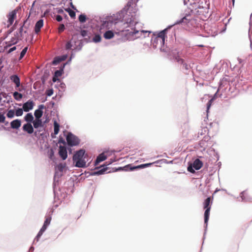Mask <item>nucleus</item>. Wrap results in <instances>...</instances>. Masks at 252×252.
<instances>
[{"mask_svg": "<svg viewBox=\"0 0 252 252\" xmlns=\"http://www.w3.org/2000/svg\"><path fill=\"white\" fill-rule=\"evenodd\" d=\"M138 32V31H136V32H129V30H122L118 32H115L114 33L112 31H107L104 33L103 36L106 39H110L114 37V34H116L121 36V39L122 40L125 41L129 39L130 35L133 34V33L135 34Z\"/></svg>", "mask_w": 252, "mask_h": 252, "instance_id": "1", "label": "nucleus"}, {"mask_svg": "<svg viewBox=\"0 0 252 252\" xmlns=\"http://www.w3.org/2000/svg\"><path fill=\"white\" fill-rule=\"evenodd\" d=\"M26 21H25L22 27H21V28L19 29L18 32H17L14 34V36L11 38L10 40L9 41L5 42L6 46L4 47L5 49L10 46H11L13 45L17 44L19 40H21L22 37L23 36V32L25 33H27V28H26V27L24 26V25L26 23Z\"/></svg>", "mask_w": 252, "mask_h": 252, "instance_id": "2", "label": "nucleus"}, {"mask_svg": "<svg viewBox=\"0 0 252 252\" xmlns=\"http://www.w3.org/2000/svg\"><path fill=\"white\" fill-rule=\"evenodd\" d=\"M85 151L81 149L77 151L73 157V160L75 162V166L78 167H86V162L84 159Z\"/></svg>", "mask_w": 252, "mask_h": 252, "instance_id": "3", "label": "nucleus"}, {"mask_svg": "<svg viewBox=\"0 0 252 252\" xmlns=\"http://www.w3.org/2000/svg\"><path fill=\"white\" fill-rule=\"evenodd\" d=\"M66 139L67 144L70 146H77L80 143L79 138L71 132L67 134Z\"/></svg>", "mask_w": 252, "mask_h": 252, "instance_id": "4", "label": "nucleus"}, {"mask_svg": "<svg viewBox=\"0 0 252 252\" xmlns=\"http://www.w3.org/2000/svg\"><path fill=\"white\" fill-rule=\"evenodd\" d=\"M46 220L44 222V224L40 229V231L38 233L37 236H36L35 239L38 241L40 238V237L42 236L43 232L46 230L47 228V226L50 224V222L52 220V217L50 216H48L45 217Z\"/></svg>", "mask_w": 252, "mask_h": 252, "instance_id": "5", "label": "nucleus"}, {"mask_svg": "<svg viewBox=\"0 0 252 252\" xmlns=\"http://www.w3.org/2000/svg\"><path fill=\"white\" fill-rule=\"evenodd\" d=\"M17 12V9H14V10L10 12L9 14L7 15L8 20H7V24L6 27L8 28L10 27L13 23L14 20L16 18V14Z\"/></svg>", "mask_w": 252, "mask_h": 252, "instance_id": "6", "label": "nucleus"}, {"mask_svg": "<svg viewBox=\"0 0 252 252\" xmlns=\"http://www.w3.org/2000/svg\"><path fill=\"white\" fill-rule=\"evenodd\" d=\"M166 31V30H164L159 32L155 38L157 42L159 43L160 45H162L164 43Z\"/></svg>", "mask_w": 252, "mask_h": 252, "instance_id": "7", "label": "nucleus"}, {"mask_svg": "<svg viewBox=\"0 0 252 252\" xmlns=\"http://www.w3.org/2000/svg\"><path fill=\"white\" fill-rule=\"evenodd\" d=\"M59 154L63 160L66 159L67 157V154L66 149L64 146H60Z\"/></svg>", "mask_w": 252, "mask_h": 252, "instance_id": "8", "label": "nucleus"}, {"mask_svg": "<svg viewBox=\"0 0 252 252\" xmlns=\"http://www.w3.org/2000/svg\"><path fill=\"white\" fill-rule=\"evenodd\" d=\"M33 107V102L32 100H29L23 105V109L25 112H28L32 110Z\"/></svg>", "mask_w": 252, "mask_h": 252, "instance_id": "9", "label": "nucleus"}, {"mask_svg": "<svg viewBox=\"0 0 252 252\" xmlns=\"http://www.w3.org/2000/svg\"><path fill=\"white\" fill-rule=\"evenodd\" d=\"M10 80L13 82L16 87L18 88L20 86V78L17 75H12L10 77Z\"/></svg>", "mask_w": 252, "mask_h": 252, "instance_id": "10", "label": "nucleus"}, {"mask_svg": "<svg viewBox=\"0 0 252 252\" xmlns=\"http://www.w3.org/2000/svg\"><path fill=\"white\" fill-rule=\"evenodd\" d=\"M213 197L211 198V197L207 198L203 202V208L204 209L211 208V205L213 203Z\"/></svg>", "mask_w": 252, "mask_h": 252, "instance_id": "11", "label": "nucleus"}, {"mask_svg": "<svg viewBox=\"0 0 252 252\" xmlns=\"http://www.w3.org/2000/svg\"><path fill=\"white\" fill-rule=\"evenodd\" d=\"M24 131L27 132L29 134H32L33 132V128L31 123H27L23 126Z\"/></svg>", "mask_w": 252, "mask_h": 252, "instance_id": "12", "label": "nucleus"}, {"mask_svg": "<svg viewBox=\"0 0 252 252\" xmlns=\"http://www.w3.org/2000/svg\"><path fill=\"white\" fill-rule=\"evenodd\" d=\"M43 26V20L42 19H40L38 20L35 24L34 27V31L36 33H38L40 31L41 28Z\"/></svg>", "mask_w": 252, "mask_h": 252, "instance_id": "13", "label": "nucleus"}, {"mask_svg": "<svg viewBox=\"0 0 252 252\" xmlns=\"http://www.w3.org/2000/svg\"><path fill=\"white\" fill-rule=\"evenodd\" d=\"M21 121L18 119L13 120L10 123L11 127L13 129L19 128L21 126Z\"/></svg>", "mask_w": 252, "mask_h": 252, "instance_id": "14", "label": "nucleus"}, {"mask_svg": "<svg viewBox=\"0 0 252 252\" xmlns=\"http://www.w3.org/2000/svg\"><path fill=\"white\" fill-rule=\"evenodd\" d=\"M60 131V125L56 121H54V133L51 134V136L52 138H55V136L54 135H57L58 134Z\"/></svg>", "mask_w": 252, "mask_h": 252, "instance_id": "15", "label": "nucleus"}, {"mask_svg": "<svg viewBox=\"0 0 252 252\" xmlns=\"http://www.w3.org/2000/svg\"><path fill=\"white\" fill-rule=\"evenodd\" d=\"M192 166L196 170H199L202 167L203 163L200 159L197 158L193 161Z\"/></svg>", "mask_w": 252, "mask_h": 252, "instance_id": "16", "label": "nucleus"}, {"mask_svg": "<svg viewBox=\"0 0 252 252\" xmlns=\"http://www.w3.org/2000/svg\"><path fill=\"white\" fill-rule=\"evenodd\" d=\"M106 159V156L105 155L104 153L100 154L96 158V159L95 161V165H96L99 162L105 160Z\"/></svg>", "mask_w": 252, "mask_h": 252, "instance_id": "17", "label": "nucleus"}, {"mask_svg": "<svg viewBox=\"0 0 252 252\" xmlns=\"http://www.w3.org/2000/svg\"><path fill=\"white\" fill-rule=\"evenodd\" d=\"M205 211L204 212V222L207 225V223L209 219L210 212L211 209L207 208L205 209Z\"/></svg>", "mask_w": 252, "mask_h": 252, "instance_id": "18", "label": "nucleus"}, {"mask_svg": "<svg viewBox=\"0 0 252 252\" xmlns=\"http://www.w3.org/2000/svg\"><path fill=\"white\" fill-rule=\"evenodd\" d=\"M33 126L35 128H37L40 126H42V122L41 119H35L33 121Z\"/></svg>", "mask_w": 252, "mask_h": 252, "instance_id": "19", "label": "nucleus"}, {"mask_svg": "<svg viewBox=\"0 0 252 252\" xmlns=\"http://www.w3.org/2000/svg\"><path fill=\"white\" fill-rule=\"evenodd\" d=\"M152 164V163H146V164H142L139 165L137 166H133L132 167H130V170H133L135 169L143 168L148 167V166H150Z\"/></svg>", "mask_w": 252, "mask_h": 252, "instance_id": "20", "label": "nucleus"}, {"mask_svg": "<svg viewBox=\"0 0 252 252\" xmlns=\"http://www.w3.org/2000/svg\"><path fill=\"white\" fill-rule=\"evenodd\" d=\"M25 120L28 122V123H30L32 122H33V117L32 113H28L25 117Z\"/></svg>", "mask_w": 252, "mask_h": 252, "instance_id": "21", "label": "nucleus"}, {"mask_svg": "<svg viewBox=\"0 0 252 252\" xmlns=\"http://www.w3.org/2000/svg\"><path fill=\"white\" fill-rule=\"evenodd\" d=\"M34 116L35 119H40V118L43 115V111L41 110L37 109L34 111Z\"/></svg>", "mask_w": 252, "mask_h": 252, "instance_id": "22", "label": "nucleus"}, {"mask_svg": "<svg viewBox=\"0 0 252 252\" xmlns=\"http://www.w3.org/2000/svg\"><path fill=\"white\" fill-rule=\"evenodd\" d=\"M13 95L14 99L18 101L20 100L23 97L22 94L19 93L17 92H14L13 94Z\"/></svg>", "mask_w": 252, "mask_h": 252, "instance_id": "23", "label": "nucleus"}, {"mask_svg": "<svg viewBox=\"0 0 252 252\" xmlns=\"http://www.w3.org/2000/svg\"><path fill=\"white\" fill-rule=\"evenodd\" d=\"M190 15H187L186 16H185V17H184L180 21V22H179V23H188L190 19L189 18L190 17Z\"/></svg>", "mask_w": 252, "mask_h": 252, "instance_id": "24", "label": "nucleus"}, {"mask_svg": "<svg viewBox=\"0 0 252 252\" xmlns=\"http://www.w3.org/2000/svg\"><path fill=\"white\" fill-rule=\"evenodd\" d=\"M65 11L68 13L70 17L72 18H74L75 17L76 14L74 11L72 10L69 8L65 9Z\"/></svg>", "mask_w": 252, "mask_h": 252, "instance_id": "25", "label": "nucleus"}, {"mask_svg": "<svg viewBox=\"0 0 252 252\" xmlns=\"http://www.w3.org/2000/svg\"><path fill=\"white\" fill-rule=\"evenodd\" d=\"M28 49V47L27 46L23 49V50L22 51V52L20 53V57L19 59V60H21L24 57V56L25 55L26 53L27 52Z\"/></svg>", "mask_w": 252, "mask_h": 252, "instance_id": "26", "label": "nucleus"}, {"mask_svg": "<svg viewBox=\"0 0 252 252\" xmlns=\"http://www.w3.org/2000/svg\"><path fill=\"white\" fill-rule=\"evenodd\" d=\"M79 21L80 23H85L86 21V16L84 14H81L79 16Z\"/></svg>", "mask_w": 252, "mask_h": 252, "instance_id": "27", "label": "nucleus"}, {"mask_svg": "<svg viewBox=\"0 0 252 252\" xmlns=\"http://www.w3.org/2000/svg\"><path fill=\"white\" fill-rule=\"evenodd\" d=\"M15 114V112L13 110H9L8 111L7 113V117L9 118H12L14 117Z\"/></svg>", "mask_w": 252, "mask_h": 252, "instance_id": "28", "label": "nucleus"}, {"mask_svg": "<svg viewBox=\"0 0 252 252\" xmlns=\"http://www.w3.org/2000/svg\"><path fill=\"white\" fill-rule=\"evenodd\" d=\"M101 37L100 35L96 34L95 35L94 37L93 38V41L94 42H99L101 41Z\"/></svg>", "mask_w": 252, "mask_h": 252, "instance_id": "29", "label": "nucleus"}, {"mask_svg": "<svg viewBox=\"0 0 252 252\" xmlns=\"http://www.w3.org/2000/svg\"><path fill=\"white\" fill-rule=\"evenodd\" d=\"M107 169V168L103 167L101 169L99 170L96 172H95L94 174L96 175H100L103 174L106 171Z\"/></svg>", "mask_w": 252, "mask_h": 252, "instance_id": "30", "label": "nucleus"}, {"mask_svg": "<svg viewBox=\"0 0 252 252\" xmlns=\"http://www.w3.org/2000/svg\"><path fill=\"white\" fill-rule=\"evenodd\" d=\"M23 114V110L22 108H18L15 112V115L16 116H21Z\"/></svg>", "mask_w": 252, "mask_h": 252, "instance_id": "31", "label": "nucleus"}, {"mask_svg": "<svg viewBox=\"0 0 252 252\" xmlns=\"http://www.w3.org/2000/svg\"><path fill=\"white\" fill-rule=\"evenodd\" d=\"M213 101H214V98H211L210 100H209V101L207 103V113L208 112L209 110Z\"/></svg>", "mask_w": 252, "mask_h": 252, "instance_id": "32", "label": "nucleus"}, {"mask_svg": "<svg viewBox=\"0 0 252 252\" xmlns=\"http://www.w3.org/2000/svg\"><path fill=\"white\" fill-rule=\"evenodd\" d=\"M65 29L64 25L63 24H60L58 32L59 33L63 32Z\"/></svg>", "mask_w": 252, "mask_h": 252, "instance_id": "33", "label": "nucleus"}, {"mask_svg": "<svg viewBox=\"0 0 252 252\" xmlns=\"http://www.w3.org/2000/svg\"><path fill=\"white\" fill-rule=\"evenodd\" d=\"M176 61H177L178 63H180V64H183L184 63H185V62H184V60L183 59H181V58H180V57H178L176 58Z\"/></svg>", "mask_w": 252, "mask_h": 252, "instance_id": "34", "label": "nucleus"}, {"mask_svg": "<svg viewBox=\"0 0 252 252\" xmlns=\"http://www.w3.org/2000/svg\"><path fill=\"white\" fill-rule=\"evenodd\" d=\"M5 117L3 114L0 113V123H4Z\"/></svg>", "mask_w": 252, "mask_h": 252, "instance_id": "35", "label": "nucleus"}, {"mask_svg": "<svg viewBox=\"0 0 252 252\" xmlns=\"http://www.w3.org/2000/svg\"><path fill=\"white\" fill-rule=\"evenodd\" d=\"M62 71L61 70H57L55 71L54 75L59 78L62 75Z\"/></svg>", "mask_w": 252, "mask_h": 252, "instance_id": "36", "label": "nucleus"}, {"mask_svg": "<svg viewBox=\"0 0 252 252\" xmlns=\"http://www.w3.org/2000/svg\"><path fill=\"white\" fill-rule=\"evenodd\" d=\"M81 35L83 37H85L88 35V32L86 30H82L81 31Z\"/></svg>", "mask_w": 252, "mask_h": 252, "instance_id": "37", "label": "nucleus"}, {"mask_svg": "<svg viewBox=\"0 0 252 252\" xmlns=\"http://www.w3.org/2000/svg\"><path fill=\"white\" fill-rule=\"evenodd\" d=\"M18 46H17V47H18ZM16 49H17V46H14V47H12V48H10V49L8 50V51H7V54H9V53H11L12 52H13V51H14L16 50Z\"/></svg>", "mask_w": 252, "mask_h": 252, "instance_id": "38", "label": "nucleus"}, {"mask_svg": "<svg viewBox=\"0 0 252 252\" xmlns=\"http://www.w3.org/2000/svg\"><path fill=\"white\" fill-rule=\"evenodd\" d=\"M58 143H62V144H63V145H65V140L63 139V137H60L59 139V141H58Z\"/></svg>", "mask_w": 252, "mask_h": 252, "instance_id": "39", "label": "nucleus"}, {"mask_svg": "<svg viewBox=\"0 0 252 252\" xmlns=\"http://www.w3.org/2000/svg\"><path fill=\"white\" fill-rule=\"evenodd\" d=\"M56 20L58 22H61L63 20V18L61 15H58L56 17Z\"/></svg>", "mask_w": 252, "mask_h": 252, "instance_id": "40", "label": "nucleus"}, {"mask_svg": "<svg viewBox=\"0 0 252 252\" xmlns=\"http://www.w3.org/2000/svg\"><path fill=\"white\" fill-rule=\"evenodd\" d=\"M72 45L70 42H67L66 44L65 47L66 49H69L71 48Z\"/></svg>", "mask_w": 252, "mask_h": 252, "instance_id": "41", "label": "nucleus"}, {"mask_svg": "<svg viewBox=\"0 0 252 252\" xmlns=\"http://www.w3.org/2000/svg\"><path fill=\"white\" fill-rule=\"evenodd\" d=\"M53 93V92L52 90H48L47 91V92H46V94L48 96L52 95Z\"/></svg>", "mask_w": 252, "mask_h": 252, "instance_id": "42", "label": "nucleus"}, {"mask_svg": "<svg viewBox=\"0 0 252 252\" xmlns=\"http://www.w3.org/2000/svg\"><path fill=\"white\" fill-rule=\"evenodd\" d=\"M188 170L191 173H194V170L192 169V167L191 166H189L188 167Z\"/></svg>", "mask_w": 252, "mask_h": 252, "instance_id": "43", "label": "nucleus"}, {"mask_svg": "<svg viewBox=\"0 0 252 252\" xmlns=\"http://www.w3.org/2000/svg\"><path fill=\"white\" fill-rule=\"evenodd\" d=\"M183 67L186 69V70H188L189 69V65L186 63H184L183 64Z\"/></svg>", "mask_w": 252, "mask_h": 252, "instance_id": "44", "label": "nucleus"}, {"mask_svg": "<svg viewBox=\"0 0 252 252\" xmlns=\"http://www.w3.org/2000/svg\"><path fill=\"white\" fill-rule=\"evenodd\" d=\"M126 23H129V24H135L136 22H135V21H134V20H133H133H132L131 19H130V21H127L126 22Z\"/></svg>", "mask_w": 252, "mask_h": 252, "instance_id": "45", "label": "nucleus"}, {"mask_svg": "<svg viewBox=\"0 0 252 252\" xmlns=\"http://www.w3.org/2000/svg\"><path fill=\"white\" fill-rule=\"evenodd\" d=\"M0 94L1 95L2 98V97L6 98L7 97V94L4 92L0 93Z\"/></svg>", "mask_w": 252, "mask_h": 252, "instance_id": "46", "label": "nucleus"}, {"mask_svg": "<svg viewBox=\"0 0 252 252\" xmlns=\"http://www.w3.org/2000/svg\"><path fill=\"white\" fill-rule=\"evenodd\" d=\"M139 0H131V1H129L128 4H129V5H130L131 3H136Z\"/></svg>", "mask_w": 252, "mask_h": 252, "instance_id": "47", "label": "nucleus"}, {"mask_svg": "<svg viewBox=\"0 0 252 252\" xmlns=\"http://www.w3.org/2000/svg\"><path fill=\"white\" fill-rule=\"evenodd\" d=\"M58 80H59L58 77H57L56 76H55L54 75V76L53 77V79H52L53 81L54 82H56Z\"/></svg>", "mask_w": 252, "mask_h": 252, "instance_id": "48", "label": "nucleus"}, {"mask_svg": "<svg viewBox=\"0 0 252 252\" xmlns=\"http://www.w3.org/2000/svg\"><path fill=\"white\" fill-rule=\"evenodd\" d=\"M59 169L61 170V171H62L63 170V168H64V166L62 164H61L59 166Z\"/></svg>", "mask_w": 252, "mask_h": 252, "instance_id": "49", "label": "nucleus"}, {"mask_svg": "<svg viewBox=\"0 0 252 252\" xmlns=\"http://www.w3.org/2000/svg\"><path fill=\"white\" fill-rule=\"evenodd\" d=\"M112 22H106L104 24V25H105L106 26H108L109 24H112Z\"/></svg>", "mask_w": 252, "mask_h": 252, "instance_id": "50", "label": "nucleus"}, {"mask_svg": "<svg viewBox=\"0 0 252 252\" xmlns=\"http://www.w3.org/2000/svg\"><path fill=\"white\" fill-rule=\"evenodd\" d=\"M189 1V0H184V3L185 5L187 4Z\"/></svg>", "mask_w": 252, "mask_h": 252, "instance_id": "51", "label": "nucleus"}, {"mask_svg": "<svg viewBox=\"0 0 252 252\" xmlns=\"http://www.w3.org/2000/svg\"><path fill=\"white\" fill-rule=\"evenodd\" d=\"M44 106L43 105H41L39 106V109H42L43 108Z\"/></svg>", "mask_w": 252, "mask_h": 252, "instance_id": "52", "label": "nucleus"}, {"mask_svg": "<svg viewBox=\"0 0 252 252\" xmlns=\"http://www.w3.org/2000/svg\"><path fill=\"white\" fill-rule=\"evenodd\" d=\"M71 7H72V8H73V9H75V7L74 6V5H73L72 3H71Z\"/></svg>", "mask_w": 252, "mask_h": 252, "instance_id": "53", "label": "nucleus"}, {"mask_svg": "<svg viewBox=\"0 0 252 252\" xmlns=\"http://www.w3.org/2000/svg\"><path fill=\"white\" fill-rule=\"evenodd\" d=\"M53 63H54V64H55V63H56V61H55V60H54V61H53Z\"/></svg>", "mask_w": 252, "mask_h": 252, "instance_id": "54", "label": "nucleus"}, {"mask_svg": "<svg viewBox=\"0 0 252 252\" xmlns=\"http://www.w3.org/2000/svg\"><path fill=\"white\" fill-rule=\"evenodd\" d=\"M233 4H234V0H232Z\"/></svg>", "mask_w": 252, "mask_h": 252, "instance_id": "55", "label": "nucleus"}, {"mask_svg": "<svg viewBox=\"0 0 252 252\" xmlns=\"http://www.w3.org/2000/svg\"><path fill=\"white\" fill-rule=\"evenodd\" d=\"M199 46H200V47H203V45H199Z\"/></svg>", "mask_w": 252, "mask_h": 252, "instance_id": "56", "label": "nucleus"}]
</instances>
